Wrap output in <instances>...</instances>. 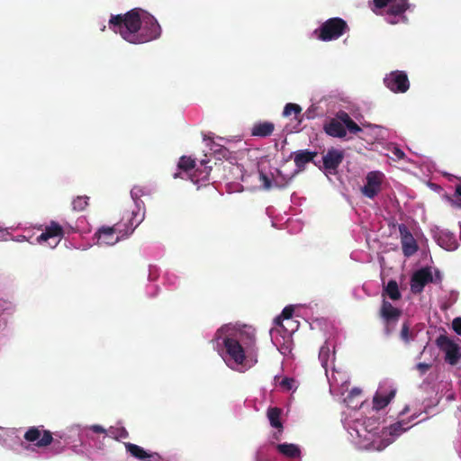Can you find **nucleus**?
Returning <instances> with one entry per match:
<instances>
[{
    "instance_id": "1",
    "label": "nucleus",
    "mask_w": 461,
    "mask_h": 461,
    "mask_svg": "<svg viewBox=\"0 0 461 461\" xmlns=\"http://www.w3.org/2000/svg\"><path fill=\"white\" fill-rule=\"evenodd\" d=\"M109 28L131 44L146 43L161 35V27L156 18L139 8L124 14L111 15Z\"/></svg>"
},
{
    "instance_id": "2",
    "label": "nucleus",
    "mask_w": 461,
    "mask_h": 461,
    "mask_svg": "<svg viewBox=\"0 0 461 461\" xmlns=\"http://www.w3.org/2000/svg\"><path fill=\"white\" fill-rule=\"evenodd\" d=\"M139 212H133V217L128 220L127 223L118 222L112 227H102L95 233L99 244L114 245L122 239L129 237L143 221V214L136 219Z\"/></svg>"
},
{
    "instance_id": "3",
    "label": "nucleus",
    "mask_w": 461,
    "mask_h": 461,
    "mask_svg": "<svg viewBox=\"0 0 461 461\" xmlns=\"http://www.w3.org/2000/svg\"><path fill=\"white\" fill-rule=\"evenodd\" d=\"M226 331L230 332L226 335L227 338L232 339L246 348V352L249 355V358L251 359V356L258 357V347L257 345V333L256 329L247 324H236L233 327L225 325L219 329L216 332V337H220V333Z\"/></svg>"
},
{
    "instance_id": "4",
    "label": "nucleus",
    "mask_w": 461,
    "mask_h": 461,
    "mask_svg": "<svg viewBox=\"0 0 461 461\" xmlns=\"http://www.w3.org/2000/svg\"><path fill=\"white\" fill-rule=\"evenodd\" d=\"M223 346L225 348L224 361L233 370L243 373L258 362V357L255 356H251V359L249 358L246 348L232 339L225 336Z\"/></svg>"
},
{
    "instance_id": "5",
    "label": "nucleus",
    "mask_w": 461,
    "mask_h": 461,
    "mask_svg": "<svg viewBox=\"0 0 461 461\" xmlns=\"http://www.w3.org/2000/svg\"><path fill=\"white\" fill-rule=\"evenodd\" d=\"M323 130L329 136L343 138L347 134V130L356 134L361 131V128L351 119L348 113L339 111L334 118L324 123Z\"/></svg>"
},
{
    "instance_id": "6",
    "label": "nucleus",
    "mask_w": 461,
    "mask_h": 461,
    "mask_svg": "<svg viewBox=\"0 0 461 461\" xmlns=\"http://www.w3.org/2000/svg\"><path fill=\"white\" fill-rule=\"evenodd\" d=\"M349 31L345 20L339 17L330 18L313 31L314 36L321 41H331L338 40Z\"/></svg>"
},
{
    "instance_id": "7",
    "label": "nucleus",
    "mask_w": 461,
    "mask_h": 461,
    "mask_svg": "<svg viewBox=\"0 0 461 461\" xmlns=\"http://www.w3.org/2000/svg\"><path fill=\"white\" fill-rule=\"evenodd\" d=\"M23 438L28 442L35 443V446L38 447H45L53 444L56 453L63 450V447L60 446L61 442L59 439H55L52 433L48 429H44L43 426L30 427L24 433Z\"/></svg>"
},
{
    "instance_id": "8",
    "label": "nucleus",
    "mask_w": 461,
    "mask_h": 461,
    "mask_svg": "<svg viewBox=\"0 0 461 461\" xmlns=\"http://www.w3.org/2000/svg\"><path fill=\"white\" fill-rule=\"evenodd\" d=\"M411 6L409 0H376V9L388 7L385 14L388 23L392 24L397 23L396 17L402 15Z\"/></svg>"
},
{
    "instance_id": "9",
    "label": "nucleus",
    "mask_w": 461,
    "mask_h": 461,
    "mask_svg": "<svg viewBox=\"0 0 461 461\" xmlns=\"http://www.w3.org/2000/svg\"><path fill=\"white\" fill-rule=\"evenodd\" d=\"M384 86L395 94L406 93L410 88V80L405 71L394 70L384 77Z\"/></svg>"
},
{
    "instance_id": "10",
    "label": "nucleus",
    "mask_w": 461,
    "mask_h": 461,
    "mask_svg": "<svg viewBox=\"0 0 461 461\" xmlns=\"http://www.w3.org/2000/svg\"><path fill=\"white\" fill-rule=\"evenodd\" d=\"M65 231L63 227L55 221H51L49 225L45 227L43 232L37 237V241L40 244L47 243L50 248H56L60 240L63 239Z\"/></svg>"
},
{
    "instance_id": "11",
    "label": "nucleus",
    "mask_w": 461,
    "mask_h": 461,
    "mask_svg": "<svg viewBox=\"0 0 461 461\" xmlns=\"http://www.w3.org/2000/svg\"><path fill=\"white\" fill-rule=\"evenodd\" d=\"M436 344L445 353V360L451 366H455L461 358L460 347L446 335H440L436 339Z\"/></svg>"
},
{
    "instance_id": "12",
    "label": "nucleus",
    "mask_w": 461,
    "mask_h": 461,
    "mask_svg": "<svg viewBox=\"0 0 461 461\" xmlns=\"http://www.w3.org/2000/svg\"><path fill=\"white\" fill-rule=\"evenodd\" d=\"M402 315V311L392 305L385 299L383 300L380 308V317L385 326L386 334H390L396 327Z\"/></svg>"
},
{
    "instance_id": "13",
    "label": "nucleus",
    "mask_w": 461,
    "mask_h": 461,
    "mask_svg": "<svg viewBox=\"0 0 461 461\" xmlns=\"http://www.w3.org/2000/svg\"><path fill=\"white\" fill-rule=\"evenodd\" d=\"M405 424L402 422L394 423L387 428H384L379 435L380 441H376V450H383L387 446L392 444L397 437L406 431L411 426L403 427Z\"/></svg>"
},
{
    "instance_id": "14",
    "label": "nucleus",
    "mask_w": 461,
    "mask_h": 461,
    "mask_svg": "<svg viewBox=\"0 0 461 461\" xmlns=\"http://www.w3.org/2000/svg\"><path fill=\"white\" fill-rule=\"evenodd\" d=\"M400 240L402 254L405 258H411L419 250V244L405 224H399Z\"/></svg>"
},
{
    "instance_id": "15",
    "label": "nucleus",
    "mask_w": 461,
    "mask_h": 461,
    "mask_svg": "<svg viewBox=\"0 0 461 461\" xmlns=\"http://www.w3.org/2000/svg\"><path fill=\"white\" fill-rule=\"evenodd\" d=\"M433 282L434 277L430 267H422L413 273L411 279V291L413 294H420L426 285Z\"/></svg>"
},
{
    "instance_id": "16",
    "label": "nucleus",
    "mask_w": 461,
    "mask_h": 461,
    "mask_svg": "<svg viewBox=\"0 0 461 461\" xmlns=\"http://www.w3.org/2000/svg\"><path fill=\"white\" fill-rule=\"evenodd\" d=\"M335 346L336 345H335V342L333 341V339H326L324 344L320 348L319 359H320L321 366L324 369L325 375H328V373L330 371V369H329L330 356L331 351L333 353V356L335 355ZM333 362H334V357L331 359L332 366H331L330 370H331L332 374L340 373V370L335 366Z\"/></svg>"
},
{
    "instance_id": "17",
    "label": "nucleus",
    "mask_w": 461,
    "mask_h": 461,
    "mask_svg": "<svg viewBox=\"0 0 461 461\" xmlns=\"http://www.w3.org/2000/svg\"><path fill=\"white\" fill-rule=\"evenodd\" d=\"M127 452H129L133 457L141 461H160L161 456L158 453H149L141 447L127 442L124 443Z\"/></svg>"
},
{
    "instance_id": "18",
    "label": "nucleus",
    "mask_w": 461,
    "mask_h": 461,
    "mask_svg": "<svg viewBox=\"0 0 461 461\" xmlns=\"http://www.w3.org/2000/svg\"><path fill=\"white\" fill-rule=\"evenodd\" d=\"M357 435L372 445L375 442V419L373 417L366 418L357 429Z\"/></svg>"
},
{
    "instance_id": "19",
    "label": "nucleus",
    "mask_w": 461,
    "mask_h": 461,
    "mask_svg": "<svg viewBox=\"0 0 461 461\" xmlns=\"http://www.w3.org/2000/svg\"><path fill=\"white\" fill-rule=\"evenodd\" d=\"M344 158V153L341 150L336 149H330L327 154L323 156V166L324 168L329 171H335L341 164Z\"/></svg>"
},
{
    "instance_id": "20",
    "label": "nucleus",
    "mask_w": 461,
    "mask_h": 461,
    "mask_svg": "<svg viewBox=\"0 0 461 461\" xmlns=\"http://www.w3.org/2000/svg\"><path fill=\"white\" fill-rule=\"evenodd\" d=\"M396 394V388L389 385L386 388L380 386L376 391V411L386 407Z\"/></svg>"
},
{
    "instance_id": "21",
    "label": "nucleus",
    "mask_w": 461,
    "mask_h": 461,
    "mask_svg": "<svg viewBox=\"0 0 461 461\" xmlns=\"http://www.w3.org/2000/svg\"><path fill=\"white\" fill-rule=\"evenodd\" d=\"M317 154L318 153L316 151H311L308 149H301L292 153L291 157H294V161L297 167L296 172L304 170L305 165L312 162Z\"/></svg>"
},
{
    "instance_id": "22",
    "label": "nucleus",
    "mask_w": 461,
    "mask_h": 461,
    "mask_svg": "<svg viewBox=\"0 0 461 461\" xmlns=\"http://www.w3.org/2000/svg\"><path fill=\"white\" fill-rule=\"evenodd\" d=\"M275 130L274 123L270 122H262L254 124L251 129V135L257 137H267L270 136Z\"/></svg>"
},
{
    "instance_id": "23",
    "label": "nucleus",
    "mask_w": 461,
    "mask_h": 461,
    "mask_svg": "<svg viewBox=\"0 0 461 461\" xmlns=\"http://www.w3.org/2000/svg\"><path fill=\"white\" fill-rule=\"evenodd\" d=\"M276 449L282 455L289 458L300 456L301 450L297 445L291 443H282L276 445Z\"/></svg>"
},
{
    "instance_id": "24",
    "label": "nucleus",
    "mask_w": 461,
    "mask_h": 461,
    "mask_svg": "<svg viewBox=\"0 0 461 461\" xmlns=\"http://www.w3.org/2000/svg\"><path fill=\"white\" fill-rule=\"evenodd\" d=\"M383 149L384 151L380 150L379 153L393 160H401L405 157L404 152L393 143L386 144Z\"/></svg>"
},
{
    "instance_id": "25",
    "label": "nucleus",
    "mask_w": 461,
    "mask_h": 461,
    "mask_svg": "<svg viewBox=\"0 0 461 461\" xmlns=\"http://www.w3.org/2000/svg\"><path fill=\"white\" fill-rule=\"evenodd\" d=\"M382 295L384 299L385 297H389L393 301L401 299L402 294L399 290L397 282L395 280H390L386 286L384 288Z\"/></svg>"
},
{
    "instance_id": "26",
    "label": "nucleus",
    "mask_w": 461,
    "mask_h": 461,
    "mask_svg": "<svg viewBox=\"0 0 461 461\" xmlns=\"http://www.w3.org/2000/svg\"><path fill=\"white\" fill-rule=\"evenodd\" d=\"M282 410L278 407H270L267 415L272 427L277 429L279 432L283 430V424L280 420Z\"/></svg>"
},
{
    "instance_id": "27",
    "label": "nucleus",
    "mask_w": 461,
    "mask_h": 461,
    "mask_svg": "<svg viewBox=\"0 0 461 461\" xmlns=\"http://www.w3.org/2000/svg\"><path fill=\"white\" fill-rule=\"evenodd\" d=\"M144 194V191L142 190L141 187L140 186H134L131 190V196L132 198V200L134 201L135 203V206L137 208V211H132L131 212V217H133V212H139V215L137 216L136 219H140V215H144V207L141 208L140 206V203L143 204L142 201L140 200V198Z\"/></svg>"
},
{
    "instance_id": "28",
    "label": "nucleus",
    "mask_w": 461,
    "mask_h": 461,
    "mask_svg": "<svg viewBox=\"0 0 461 461\" xmlns=\"http://www.w3.org/2000/svg\"><path fill=\"white\" fill-rule=\"evenodd\" d=\"M362 193L368 198H375V171L366 176V184L362 187Z\"/></svg>"
},
{
    "instance_id": "29",
    "label": "nucleus",
    "mask_w": 461,
    "mask_h": 461,
    "mask_svg": "<svg viewBox=\"0 0 461 461\" xmlns=\"http://www.w3.org/2000/svg\"><path fill=\"white\" fill-rule=\"evenodd\" d=\"M361 394V389L354 387L350 391H348V395L344 398V402L348 407L357 408L358 406V402H356L355 400L360 397Z\"/></svg>"
},
{
    "instance_id": "30",
    "label": "nucleus",
    "mask_w": 461,
    "mask_h": 461,
    "mask_svg": "<svg viewBox=\"0 0 461 461\" xmlns=\"http://www.w3.org/2000/svg\"><path fill=\"white\" fill-rule=\"evenodd\" d=\"M107 435L114 439L127 438L128 431L123 427H110L107 429Z\"/></svg>"
},
{
    "instance_id": "31",
    "label": "nucleus",
    "mask_w": 461,
    "mask_h": 461,
    "mask_svg": "<svg viewBox=\"0 0 461 461\" xmlns=\"http://www.w3.org/2000/svg\"><path fill=\"white\" fill-rule=\"evenodd\" d=\"M194 166H195L194 159H193L190 157H185V156H183L180 158L178 165H177L178 168L185 172H188L189 170L193 169L194 167Z\"/></svg>"
},
{
    "instance_id": "32",
    "label": "nucleus",
    "mask_w": 461,
    "mask_h": 461,
    "mask_svg": "<svg viewBox=\"0 0 461 461\" xmlns=\"http://www.w3.org/2000/svg\"><path fill=\"white\" fill-rule=\"evenodd\" d=\"M280 378L281 376H275L276 383H278L285 391H289L294 387L295 380L293 376H284L279 381Z\"/></svg>"
},
{
    "instance_id": "33",
    "label": "nucleus",
    "mask_w": 461,
    "mask_h": 461,
    "mask_svg": "<svg viewBox=\"0 0 461 461\" xmlns=\"http://www.w3.org/2000/svg\"><path fill=\"white\" fill-rule=\"evenodd\" d=\"M89 198L87 196H77L72 201L73 210L81 212L84 211L88 205Z\"/></svg>"
},
{
    "instance_id": "34",
    "label": "nucleus",
    "mask_w": 461,
    "mask_h": 461,
    "mask_svg": "<svg viewBox=\"0 0 461 461\" xmlns=\"http://www.w3.org/2000/svg\"><path fill=\"white\" fill-rule=\"evenodd\" d=\"M301 112H302V108L300 107V105H298L296 104L289 103V104H285V106L284 108L283 114H284V116H289L292 113L298 115L301 113Z\"/></svg>"
},
{
    "instance_id": "35",
    "label": "nucleus",
    "mask_w": 461,
    "mask_h": 461,
    "mask_svg": "<svg viewBox=\"0 0 461 461\" xmlns=\"http://www.w3.org/2000/svg\"><path fill=\"white\" fill-rule=\"evenodd\" d=\"M294 307L291 305L285 307L281 315L276 319V324L280 325L282 320H291L294 314Z\"/></svg>"
},
{
    "instance_id": "36",
    "label": "nucleus",
    "mask_w": 461,
    "mask_h": 461,
    "mask_svg": "<svg viewBox=\"0 0 461 461\" xmlns=\"http://www.w3.org/2000/svg\"><path fill=\"white\" fill-rule=\"evenodd\" d=\"M384 179V175L379 171H376V196L380 191L386 189L388 186V184Z\"/></svg>"
},
{
    "instance_id": "37",
    "label": "nucleus",
    "mask_w": 461,
    "mask_h": 461,
    "mask_svg": "<svg viewBox=\"0 0 461 461\" xmlns=\"http://www.w3.org/2000/svg\"><path fill=\"white\" fill-rule=\"evenodd\" d=\"M259 180L264 189L269 190L272 187L271 179L262 171L259 172Z\"/></svg>"
},
{
    "instance_id": "38",
    "label": "nucleus",
    "mask_w": 461,
    "mask_h": 461,
    "mask_svg": "<svg viewBox=\"0 0 461 461\" xmlns=\"http://www.w3.org/2000/svg\"><path fill=\"white\" fill-rule=\"evenodd\" d=\"M401 338L405 342H409L411 340V332L408 323H403L401 330Z\"/></svg>"
},
{
    "instance_id": "39",
    "label": "nucleus",
    "mask_w": 461,
    "mask_h": 461,
    "mask_svg": "<svg viewBox=\"0 0 461 461\" xmlns=\"http://www.w3.org/2000/svg\"><path fill=\"white\" fill-rule=\"evenodd\" d=\"M455 195L457 196L458 198L455 201H452V205L457 208H461V183L456 185Z\"/></svg>"
},
{
    "instance_id": "40",
    "label": "nucleus",
    "mask_w": 461,
    "mask_h": 461,
    "mask_svg": "<svg viewBox=\"0 0 461 461\" xmlns=\"http://www.w3.org/2000/svg\"><path fill=\"white\" fill-rule=\"evenodd\" d=\"M452 328L456 334L461 335V317L453 320Z\"/></svg>"
},
{
    "instance_id": "41",
    "label": "nucleus",
    "mask_w": 461,
    "mask_h": 461,
    "mask_svg": "<svg viewBox=\"0 0 461 461\" xmlns=\"http://www.w3.org/2000/svg\"><path fill=\"white\" fill-rule=\"evenodd\" d=\"M376 130H378V131H376V138L378 136L381 137L382 140L385 139V137L388 136V133H387V130L381 127V126H378L376 125Z\"/></svg>"
},
{
    "instance_id": "42",
    "label": "nucleus",
    "mask_w": 461,
    "mask_h": 461,
    "mask_svg": "<svg viewBox=\"0 0 461 461\" xmlns=\"http://www.w3.org/2000/svg\"><path fill=\"white\" fill-rule=\"evenodd\" d=\"M90 430H92L93 432L95 433H106L107 434V430L103 428L101 425H92L90 428Z\"/></svg>"
},
{
    "instance_id": "43",
    "label": "nucleus",
    "mask_w": 461,
    "mask_h": 461,
    "mask_svg": "<svg viewBox=\"0 0 461 461\" xmlns=\"http://www.w3.org/2000/svg\"><path fill=\"white\" fill-rule=\"evenodd\" d=\"M348 385H349V382L348 380H343L341 382V388L339 389V393L343 395L345 393V392H348Z\"/></svg>"
},
{
    "instance_id": "44",
    "label": "nucleus",
    "mask_w": 461,
    "mask_h": 461,
    "mask_svg": "<svg viewBox=\"0 0 461 461\" xmlns=\"http://www.w3.org/2000/svg\"><path fill=\"white\" fill-rule=\"evenodd\" d=\"M430 366L425 363H419L417 368L420 373H425L429 369Z\"/></svg>"
},
{
    "instance_id": "45",
    "label": "nucleus",
    "mask_w": 461,
    "mask_h": 461,
    "mask_svg": "<svg viewBox=\"0 0 461 461\" xmlns=\"http://www.w3.org/2000/svg\"><path fill=\"white\" fill-rule=\"evenodd\" d=\"M434 277V282L433 283H440L441 280H442V276H441V274L438 270H436L435 271V276H433Z\"/></svg>"
},
{
    "instance_id": "46",
    "label": "nucleus",
    "mask_w": 461,
    "mask_h": 461,
    "mask_svg": "<svg viewBox=\"0 0 461 461\" xmlns=\"http://www.w3.org/2000/svg\"><path fill=\"white\" fill-rule=\"evenodd\" d=\"M329 384H330V389H331V390H335V387H334L333 382H332L330 379H329Z\"/></svg>"
},
{
    "instance_id": "47",
    "label": "nucleus",
    "mask_w": 461,
    "mask_h": 461,
    "mask_svg": "<svg viewBox=\"0 0 461 461\" xmlns=\"http://www.w3.org/2000/svg\"><path fill=\"white\" fill-rule=\"evenodd\" d=\"M369 242H370V235H366V243L368 246H369Z\"/></svg>"
},
{
    "instance_id": "48",
    "label": "nucleus",
    "mask_w": 461,
    "mask_h": 461,
    "mask_svg": "<svg viewBox=\"0 0 461 461\" xmlns=\"http://www.w3.org/2000/svg\"><path fill=\"white\" fill-rule=\"evenodd\" d=\"M408 411H409V408H408V407H405V408H404V410H403V411H402V413H405V412H407Z\"/></svg>"
},
{
    "instance_id": "49",
    "label": "nucleus",
    "mask_w": 461,
    "mask_h": 461,
    "mask_svg": "<svg viewBox=\"0 0 461 461\" xmlns=\"http://www.w3.org/2000/svg\"><path fill=\"white\" fill-rule=\"evenodd\" d=\"M102 31H104L105 30V25L103 26V28L101 29Z\"/></svg>"
},
{
    "instance_id": "50",
    "label": "nucleus",
    "mask_w": 461,
    "mask_h": 461,
    "mask_svg": "<svg viewBox=\"0 0 461 461\" xmlns=\"http://www.w3.org/2000/svg\"><path fill=\"white\" fill-rule=\"evenodd\" d=\"M3 231H4V229H2V228L0 227V232H3Z\"/></svg>"
}]
</instances>
